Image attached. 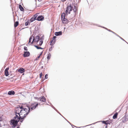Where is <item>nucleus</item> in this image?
Segmentation results:
<instances>
[{"label":"nucleus","instance_id":"30","mask_svg":"<svg viewBox=\"0 0 128 128\" xmlns=\"http://www.w3.org/2000/svg\"><path fill=\"white\" fill-rule=\"evenodd\" d=\"M56 36H54L53 37V39L54 40V42L56 41Z\"/></svg>","mask_w":128,"mask_h":128},{"label":"nucleus","instance_id":"33","mask_svg":"<svg viewBox=\"0 0 128 128\" xmlns=\"http://www.w3.org/2000/svg\"><path fill=\"white\" fill-rule=\"evenodd\" d=\"M48 74H46L45 76V78L46 79H47L48 78Z\"/></svg>","mask_w":128,"mask_h":128},{"label":"nucleus","instance_id":"7","mask_svg":"<svg viewBox=\"0 0 128 128\" xmlns=\"http://www.w3.org/2000/svg\"><path fill=\"white\" fill-rule=\"evenodd\" d=\"M62 23L64 24H66L68 22V20L66 18H64L62 19Z\"/></svg>","mask_w":128,"mask_h":128},{"label":"nucleus","instance_id":"20","mask_svg":"<svg viewBox=\"0 0 128 128\" xmlns=\"http://www.w3.org/2000/svg\"><path fill=\"white\" fill-rule=\"evenodd\" d=\"M103 123L105 124H109V121H103L102 122Z\"/></svg>","mask_w":128,"mask_h":128},{"label":"nucleus","instance_id":"6","mask_svg":"<svg viewBox=\"0 0 128 128\" xmlns=\"http://www.w3.org/2000/svg\"><path fill=\"white\" fill-rule=\"evenodd\" d=\"M40 38V37L38 36H37L35 37H34V36H33V40L32 42H31V44H32L33 43V42H36L38 43V42Z\"/></svg>","mask_w":128,"mask_h":128},{"label":"nucleus","instance_id":"41","mask_svg":"<svg viewBox=\"0 0 128 128\" xmlns=\"http://www.w3.org/2000/svg\"><path fill=\"white\" fill-rule=\"evenodd\" d=\"M53 108H54V110H56V109L54 107H53Z\"/></svg>","mask_w":128,"mask_h":128},{"label":"nucleus","instance_id":"9","mask_svg":"<svg viewBox=\"0 0 128 128\" xmlns=\"http://www.w3.org/2000/svg\"><path fill=\"white\" fill-rule=\"evenodd\" d=\"M44 17L42 16H40L38 17V18H37L36 20L38 21H41L42 20H44Z\"/></svg>","mask_w":128,"mask_h":128},{"label":"nucleus","instance_id":"35","mask_svg":"<svg viewBox=\"0 0 128 128\" xmlns=\"http://www.w3.org/2000/svg\"><path fill=\"white\" fill-rule=\"evenodd\" d=\"M24 50H28L27 48V47L25 46L24 48Z\"/></svg>","mask_w":128,"mask_h":128},{"label":"nucleus","instance_id":"19","mask_svg":"<svg viewBox=\"0 0 128 128\" xmlns=\"http://www.w3.org/2000/svg\"><path fill=\"white\" fill-rule=\"evenodd\" d=\"M36 20V19L33 16L31 18L30 20V21L31 22H32L34 21V20Z\"/></svg>","mask_w":128,"mask_h":128},{"label":"nucleus","instance_id":"23","mask_svg":"<svg viewBox=\"0 0 128 128\" xmlns=\"http://www.w3.org/2000/svg\"><path fill=\"white\" fill-rule=\"evenodd\" d=\"M18 22H16L14 24V26L15 27H17L18 25Z\"/></svg>","mask_w":128,"mask_h":128},{"label":"nucleus","instance_id":"39","mask_svg":"<svg viewBox=\"0 0 128 128\" xmlns=\"http://www.w3.org/2000/svg\"><path fill=\"white\" fill-rule=\"evenodd\" d=\"M40 57V56H39L38 57L36 58V60H38Z\"/></svg>","mask_w":128,"mask_h":128},{"label":"nucleus","instance_id":"4","mask_svg":"<svg viewBox=\"0 0 128 128\" xmlns=\"http://www.w3.org/2000/svg\"><path fill=\"white\" fill-rule=\"evenodd\" d=\"M23 106H22L16 108L15 110V112L16 114H18L19 116H20V114L22 110V108Z\"/></svg>","mask_w":128,"mask_h":128},{"label":"nucleus","instance_id":"5","mask_svg":"<svg viewBox=\"0 0 128 128\" xmlns=\"http://www.w3.org/2000/svg\"><path fill=\"white\" fill-rule=\"evenodd\" d=\"M19 120V119H18L17 120H16L14 119L12 120H11L10 124H12L14 127H15L16 126Z\"/></svg>","mask_w":128,"mask_h":128},{"label":"nucleus","instance_id":"24","mask_svg":"<svg viewBox=\"0 0 128 128\" xmlns=\"http://www.w3.org/2000/svg\"><path fill=\"white\" fill-rule=\"evenodd\" d=\"M32 39H33V36H32L30 37V38L29 40V42H28V43H31V40Z\"/></svg>","mask_w":128,"mask_h":128},{"label":"nucleus","instance_id":"21","mask_svg":"<svg viewBox=\"0 0 128 128\" xmlns=\"http://www.w3.org/2000/svg\"><path fill=\"white\" fill-rule=\"evenodd\" d=\"M51 56V54L50 53H49L47 57V58L48 60L50 59Z\"/></svg>","mask_w":128,"mask_h":128},{"label":"nucleus","instance_id":"11","mask_svg":"<svg viewBox=\"0 0 128 128\" xmlns=\"http://www.w3.org/2000/svg\"><path fill=\"white\" fill-rule=\"evenodd\" d=\"M18 72H19L22 73H23L25 71L24 69L22 68H20L18 70Z\"/></svg>","mask_w":128,"mask_h":128},{"label":"nucleus","instance_id":"2","mask_svg":"<svg viewBox=\"0 0 128 128\" xmlns=\"http://www.w3.org/2000/svg\"><path fill=\"white\" fill-rule=\"evenodd\" d=\"M30 112V107L28 105L25 108L24 106L22 108L21 113L20 114V117L21 119H23L26 117L28 113Z\"/></svg>","mask_w":128,"mask_h":128},{"label":"nucleus","instance_id":"13","mask_svg":"<svg viewBox=\"0 0 128 128\" xmlns=\"http://www.w3.org/2000/svg\"><path fill=\"white\" fill-rule=\"evenodd\" d=\"M55 35L56 36H58L61 35L62 34V32L61 31H60L58 32H56L55 33Z\"/></svg>","mask_w":128,"mask_h":128},{"label":"nucleus","instance_id":"42","mask_svg":"<svg viewBox=\"0 0 128 128\" xmlns=\"http://www.w3.org/2000/svg\"><path fill=\"white\" fill-rule=\"evenodd\" d=\"M23 120H20V122H22V121H23Z\"/></svg>","mask_w":128,"mask_h":128},{"label":"nucleus","instance_id":"36","mask_svg":"<svg viewBox=\"0 0 128 128\" xmlns=\"http://www.w3.org/2000/svg\"><path fill=\"white\" fill-rule=\"evenodd\" d=\"M40 78H41L42 77V72H41L40 74Z\"/></svg>","mask_w":128,"mask_h":128},{"label":"nucleus","instance_id":"3","mask_svg":"<svg viewBox=\"0 0 128 128\" xmlns=\"http://www.w3.org/2000/svg\"><path fill=\"white\" fill-rule=\"evenodd\" d=\"M38 103L36 102L32 103L30 106H29L30 107V110L31 111L35 109L38 106Z\"/></svg>","mask_w":128,"mask_h":128},{"label":"nucleus","instance_id":"40","mask_svg":"<svg viewBox=\"0 0 128 128\" xmlns=\"http://www.w3.org/2000/svg\"><path fill=\"white\" fill-rule=\"evenodd\" d=\"M42 52L41 53V54H40V55H39V56H40L42 55Z\"/></svg>","mask_w":128,"mask_h":128},{"label":"nucleus","instance_id":"45","mask_svg":"<svg viewBox=\"0 0 128 128\" xmlns=\"http://www.w3.org/2000/svg\"><path fill=\"white\" fill-rule=\"evenodd\" d=\"M17 128H18V127Z\"/></svg>","mask_w":128,"mask_h":128},{"label":"nucleus","instance_id":"25","mask_svg":"<svg viewBox=\"0 0 128 128\" xmlns=\"http://www.w3.org/2000/svg\"><path fill=\"white\" fill-rule=\"evenodd\" d=\"M34 46L35 47H36L38 49H43V48H42L40 47H39L38 46H37L35 45Z\"/></svg>","mask_w":128,"mask_h":128},{"label":"nucleus","instance_id":"31","mask_svg":"<svg viewBox=\"0 0 128 128\" xmlns=\"http://www.w3.org/2000/svg\"><path fill=\"white\" fill-rule=\"evenodd\" d=\"M29 23V22L28 21L26 22L25 23V25L26 26H28V24Z\"/></svg>","mask_w":128,"mask_h":128},{"label":"nucleus","instance_id":"28","mask_svg":"<svg viewBox=\"0 0 128 128\" xmlns=\"http://www.w3.org/2000/svg\"><path fill=\"white\" fill-rule=\"evenodd\" d=\"M43 42V41H40L39 42V43L38 44V45L39 46H41Z\"/></svg>","mask_w":128,"mask_h":128},{"label":"nucleus","instance_id":"34","mask_svg":"<svg viewBox=\"0 0 128 128\" xmlns=\"http://www.w3.org/2000/svg\"><path fill=\"white\" fill-rule=\"evenodd\" d=\"M103 28H104L106 29L107 30H108V31H109V32H112V31L110 30H108V29L107 28H104V27H103Z\"/></svg>","mask_w":128,"mask_h":128},{"label":"nucleus","instance_id":"14","mask_svg":"<svg viewBox=\"0 0 128 128\" xmlns=\"http://www.w3.org/2000/svg\"><path fill=\"white\" fill-rule=\"evenodd\" d=\"M14 92L13 90L9 91L8 93V94L9 95H14Z\"/></svg>","mask_w":128,"mask_h":128},{"label":"nucleus","instance_id":"10","mask_svg":"<svg viewBox=\"0 0 128 128\" xmlns=\"http://www.w3.org/2000/svg\"><path fill=\"white\" fill-rule=\"evenodd\" d=\"M9 69L8 67L6 68L5 70V74L6 76H8V70Z\"/></svg>","mask_w":128,"mask_h":128},{"label":"nucleus","instance_id":"32","mask_svg":"<svg viewBox=\"0 0 128 128\" xmlns=\"http://www.w3.org/2000/svg\"><path fill=\"white\" fill-rule=\"evenodd\" d=\"M53 48V46H51L50 48L49 49V51H51L52 49V48Z\"/></svg>","mask_w":128,"mask_h":128},{"label":"nucleus","instance_id":"1","mask_svg":"<svg viewBox=\"0 0 128 128\" xmlns=\"http://www.w3.org/2000/svg\"><path fill=\"white\" fill-rule=\"evenodd\" d=\"M72 10H73L74 12V15L75 16L77 10L76 7V4H73V3L71 4H70L67 6V7L66 8V15H68V13L70 14V12Z\"/></svg>","mask_w":128,"mask_h":128},{"label":"nucleus","instance_id":"16","mask_svg":"<svg viewBox=\"0 0 128 128\" xmlns=\"http://www.w3.org/2000/svg\"><path fill=\"white\" fill-rule=\"evenodd\" d=\"M66 15V12L65 13H64L62 14L61 15V18L62 19V18H65V16H66V15Z\"/></svg>","mask_w":128,"mask_h":128},{"label":"nucleus","instance_id":"26","mask_svg":"<svg viewBox=\"0 0 128 128\" xmlns=\"http://www.w3.org/2000/svg\"><path fill=\"white\" fill-rule=\"evenodd\" d=\"M53 41V40H51V41L50 43V44L51 46H52L54 44L55 42H54V43H52Z\"/></svg>","mask_w":128,"mask_h":128},{"label":"nucleus","instance_id":"22","mask_svg":"<svg viewBox=\"0 0 128 128\" xmlns=\"http://www.w3.org/2000/svg\"><path fill=\"white\" fill-rule=\"evenodd\" d=\"M39 14V13H37L35 14L33 16V17L36 19H37L36 18L38 16V14Z\"/></svg>","mask_w":128,"mask_h":128},{"label":"nucleus","instance_id":"29","mask_svg":"<svg viewBox=\"0 0 128 128\" xmlns=\"http://www.w3.org/2000/svg\"><path fill=\"white\" fill-rule=\"evenodd\" d=\"M44 39V36H42L40 38V41H43Z\"/></svg>","mask_w":128,"mask_h":128},{"label":"nucleus","instance_id":"43","mask_svg":"<svg viewBox=\"0 0 128 128\" xmlns=\"http://www.w3.org/2000/svg\"><path fill=\"white\" fill-rule=\"evenodd\" d=\"M72 125V126H74V125Z\"/></svg>","mask_w":128,"mask_h":128},{"label":"nucleus","instance_id":"15","mask_svg":"<svg viewBox=\"0 0 128 128\" xmlns=\"http://www.w3.org/2000/svg\"><path fill=\"white\" fill-rule=\"evenodd\" d=\"M18 119H19V120L22 119H21V118H20V116L19 117L17 115V114H16V116L14 117V119L16 120Z\"/></svg>","mask_w":128,"mask_h":128},{"label":"nucleus","instance_id":"44","mask_svg":"<svg viewBox=\"0 0 128 128\" xmlns=\"http://www.w3.org/2000/svg\"><path fill=\"white\" fill-rule=\"evenodd\" d=\"M1 126V124H0V127Z\"/></svg>","mask_w":128,"mask_h":128},{"label":"nucleus","instance_id":"12","mask_svg":"<svg viewBox=\"0 0 128 128\" xmlns=\"http://www.w3.org/2000/svg\"><path fill=\"white\" fill-rule=\"evenodd\" d=\"M40 101L44 102H46L45 98L44 96L41 97L40 98Z\"/></svg>","mask_w":128,"mask_h":128},{"label":"nucleus","instance_id":"37","mask_svg":"<svg viewBox=\"0 0 128 128\" xmlns=\"http://www.w3.org/2000/svg\"><path fill=\"white\" fill-rule=\"evenodd\" d=\"M112 32L113 34H115V35H116V36H118V35H117L114 32H113L112 31Z\"/></svg>","mask_w":128,"mask_h":128},{"label":"nucleus","instance_id":"8","mask_svg":"<svg viewBox=\"0 0 128 128\" xmlns=\"http://www.w3.org/2000/svg\"><path fill=\"white\" fill-rule=\"evenodd\" d=\"M30 53L29 52H25L23 54L24 57H26L29 56L30 55Z\"/></svg>","mask_w":128,"mask_h":128},{"label":"nucleus","instance_id":"27","mask_svg":"<svg viewBox=\"0 0 128 128\" xmlns=\"http://www.w3.org/2000/svg\"><path fill=\"white\" fill-rule=\"evenodd\" d=\"M4 119L3 116H0V121H3Z\"/></svg>","mask_w":128,"mask_h":128},{"label":"nucleus","instance_id":"18","mask_svg":"<svg viewBox=\"0 0 128 128\" xmlns=\"http://www.w3.org/2000/svg\"><path fill=\"white\" fill-rule=\"evenodd\" d=\"M19 8L21 11H24V9L21 5H19Z\"/></svg>","mask_w":128,"mask_h":128},{"label":"nucleus","instance_id":"38","mask_svg":"<svg viewBox=\"0 0 128 128\" xmlns=\"http://www.w3.org/2000/svg\"><path fill=\"white\" fill-rule=\"evenodd\" d=\"M118 36L122 40H124V41H125V42H126L120 36Z\"/></svg>","mask_w":128,"mask_h":128},{"label":"nucleus","instance_id":"17","mask_svg":"<svg viewBox=\"0 0 128 128\" xmlns=\"http://www.w3.org/2000/svg\"><path fill=\"white\" fill-rule=\"evenodd\" d=\"M118 114L117 112L115 113L113 116V118L114 119H115L116 118H117Z\"/></svg>","mask_w":128,"mask_h":128}]
</instances>
